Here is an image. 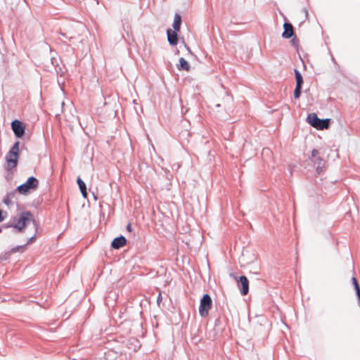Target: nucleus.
<instances>
[{
	"label": "nucleus",
	"instance_id": "f257e3e1",
	"mask_svg": "<svg viewBox=\"0 0 360 360\" xmlns=\"http://www.w3.org/2000/svg\"><path fill=\"white\" fill-rule=\"evenodd\" d=\"M13 221L14 222L13 228L17 229L18 232H22L30 221L33 222L35 229H37V224L30 211L20 213L18 218L17 217H13Z\"/></svg>",
	"mask_w": 360,
	"mask_h": 360
},
{
	"label": "nucleus",
	"instance_id": "f03ea898",
	"mask_svg": "<svg viewBox=\"0 0 360 360\" xmlns=\"http://www.w3.org/2000/svg\"><path fill=\"white\" fill-rule=\"evenodd\" d=\"M174 30L168 29L167 30V40L170 45H176L178 44V35L176 31L180 30V14L176 13L174 15V20L172 25Z\"/></svg>",
	"mask_w": 360,
	"mask_h": 360
},
{
	"label": "nucleus",
	"instance_id": "7ed1b4c3",
	"mask_svg": "<svg viewBox=\"0 0 360 360\" xmlns=\"http://www.w3.org/2000/svg\"><path fill=\"white\" fill-rule=\"evenodd\" d=\"M39 186V181L34 176H30L26 182L18 186L16 190L22 195H27L30 192L36 190Z\"/></svg>",
	"mask_w": 360,
	"mask_h": 360
},
{
	"label": "nucleus",
	"instance_id": "20e7f679",
	"mask_svg": "<svg viewBox=\"0 0 360 360\" xmlns=\"http://www.w3.org/2000/svg\"><path fill=\"white\" fill-rule=\"evenodd\" d=\"M212 301L208 294H205L200 300L199 307V314L202 317H206L209 314V311L212 308Z\"/></svg>",
	"mask_w": 360,
	"mask_h": 360
},
{
	"label": "nucleus",
	"instance_id": "39448f33",
	"mask_svg": "<svg viewBox=\"0 0 360 360\" xmlns=\"http://www.w3.org/2000/svg\"><path fill=\"white\" fill-rule=\"evenodd\" d=\"M11 128L17 138H21L25 134V126L18 120H15L11 122Z\"/></svg>",
	"mask_w": 360,
	"mask_h": 360
},
{
	"label": "nucleus",
	"instance_id": "423d86ee",
	"mask_svg": "<svg viewBox=\"0 0 360 360\" xmlns=\"http://www.w3.org/2000/svg\"><path fill=\"white\" fill-rule=\"evenodd\" d=\"M19 155H11V152H8L6 155V166L5 168L6 170L10 171L13 168H15L18 165Z\"/></svg>",
	"mask_w": 360,
	"mask_h": 360
},
{
	"label": "nucleus",
	"instance_id": "0eeeda50",
	"mask_svg": "<svg viewBox=\"0 0 360 360\" xmlns=\"http://www.w3.org/2000/svg\"><path fill=\"white\" fill-rule=\"evenodd\" d=\"M294 72L296 79V86L294 91V97L295 99H298L301 95V89L304 81L301 73L297 70L295 69Z\"/></svg>",
	"mask_w": 360,
	"mask_h": 360
},
{
	"label": "nucleus",
	"instance_id": "6e6552de",
	"mask_svg": "<svg viewBox=\"0 0 360 360\" xmlns=\"http://www.w3.org/2000/svg\"><path fill=\"white\" fill-rule=\"evenodd\" d=\"M234 278L238 282V285L240 288V292L242 295H245L249 292V281L245 276H241L238 278L234 276Z\"/></svg>",
	"mask_w": 360,
	"mask_h": 360
},
{
	"label": "nucleus",
	"instance_id": "1a4fd4ad",
	"mask_svg": "<svg viewBox=\"0 0 360 360\" xmlns=\"http://www.w3.org/2000/svg\"><path fill=\"white\" fill-rule=\"evenodd\" d=\"M127 243L126 238L123 236H120L113 239L111 246L114 249H120L123 247Z\"/></svg>",
	"mask_w": 360,
	"mask_h": 360
},
{
	"label": "nucleus",
	"instance_id": "9d476101",
	"mask_svg": "<svg viewBox=\"0 0 360 360\" xmlns=\"http://www.w3.org/2000/svg\"><path fill=\"white\" fill-rule=\"evenodd\" d=\"M284 32L282 34V37L285 39L290 38L294 34L293 27L290 23L285 22L283 25Z\"/></svg>",
	"mask_w": 360,
	"mask_h": 360
},
{
	"label": "nucleus",
	"instance_id": "9b49d317",
	"mask_svg": "<svg viewBox=\"0 0 360 360\" xmlns=\"http://www.w3.org/2000/svg\"><path fill=\"white\" fill-rule=\"evenodd\" d=\"M311 158L314 164L322 165L323 166L326 164L323 159L319 156V152L316 149H314L311 151Z\"/></svg>",
	"mask_w": 360,
	"mask_h": 360
},
{
	"label": "nucleus",
	"instance_id": "f8f14e48",
	"mask_svg": "<svg viewBox=\"0 0 360 360\" xmlns=\"http://www.w3.org/2000/svg\"><path fill=\"white\" fill-rule=\"evenodd\" d=\"M307 122L314 128H317L318 122L320 119L318 117L316 113H310L307 116Z\"/></svg>",
	"mask_w": 360,
	"mask_h": 360
},
{
	"label": "nucleus",
	"instance_id": "ddd939ff",
	"mask_svg": "<svg viewBox=\"0 0 360 360\" xmlns=\"http://www.w3.org/2000/svg\"><path fill=\"white\" fill-rule=\"evenodd\" d=\"M77 183L84 198H87L88 194L86 191V186L84 181L80 177H78L77 179Z\"/></svg>",
	"mask_w": 360,
	"mask_h": 360
},
{
	"label": "nucleus",
	"instance_id": "4468645a",
	"mask_svg": "<svg viewBox=\"0 0 360 360\" xmlns=\"http://www.w3.org/2000/svg\"><path fill=\"white\" fill-rule=\"evenodd\" d=\"M330 119L321 120L318 122L317 128L318 130L328 129L330 126Z\"/></svg>",
	"mask_w": 360,
	"mask_h": 360
},
{
	"label": "nucleus",
	"instance_id": "2eb2a0df",
	"mask_svg": "<svg viewBox=\"0 0 360 360\" xmlns=\"http://www.w3.org/2000/svg\"><path fill=\"white\" fill-rule=\"evenodd\" d=\"M19 145H20L19 141H16L13 145V146L11 147V148L10 149V150L8 152H11V155H14V154L19 155Z\"/></svg>",
	"mask_w": 360,
	"mask_h": 360
},
{
	"label": "nucleus",
	"instance_id": "dca6fc26",
	"mask_svg": "<svg viewBox=\"0 0 360 360\" xmlns=\"http://www.w3.org/2000/svg\"><path fill=\"white\" fill-rule=\"evenodd\" d=\"M181 70H184L186 71H190L191 68L190 64L182 58H181Z\"/></svg>",
	"mask_w": 360,
	"mask_h": 360
},
{
	"label": "nucleus",
	"instance_id": "f3484780",
	"mask_svg": "<svg viewBox=\"0 0 360 360\" xmlns=\"http://www.w3.org/2000/svg\"><path fill=\"white\" fill-rule=\"evenodd\" d=\"M27 246V244H25L23 245H18L13 248L11 249V252H17L19 251H24L25 249V247Z\"/></svg>",
	"mask_w": 360,
	"mask_h": 360
},
{
	"label": "nucleus",
	"instance_id": "a211bd4d",
	"mask_svg": "<svg viewBox=\"0 0 360 360\" xmlns=\"http://www.w3.org/2000/svg\"><path fill=\"white\" fill-rule=\"evenodd\" d=\"M325 165L323 166L322 165H317L316 167V172L320 174L321 172L324 171Z\"/></svg>",
	"mask_w": 360,
	"mask_h": 360
},
{
	"label": "nucleus",
	"instance_id": "6ab92c4d",
	"mask_svg": "<svg viewBox=\"0 0 360 360\" xmlns=\"http://www.w3.org/2000/svg\"><path fill=\"white\" fill-rule=\"evenodd\" d=\"M4 203H5L6 205H9L10 204H11V201L10 200V194H8L4 198V200H3Z\"/></svg>",
	"mask_w": 360,
	"mask_h": 360
},
{
	"label": "nucleus",
	"instance_id": "aec40b11",
	"mask_svg": "<svg viewBox=\"0 0 360 360\" xmlns=\"http://www.w3.org/2000/svg\"><path fill=\"white\" fill-rule=\"evenodd\" d=\"M35 238H36V233H34V236H32L31 238H30L28 239L27 242L25 244H27V245L33 243L35 240Z\"/></svg>",
	"mask_w": 360,
	"mask_h": 360
},
{
	"label": "nucleus",
	"instance_id": "412c9836",
	"mask_svg": "<svg viewBox=\"0 0 360 360\" xmlns=\"http://www.w3.org/2000/svg\"><path fill=\"white\" fill-rule=\"evenodd\" d=\"M162 295H161L160 292H159L158 296L157 297V303H158V304H160V303L162 302Z\"/></svg>",
	"mask_w": 360,
	"mask_h": 360
},
{
	"label": "nucleus",
	"instance_id": "4be33fe9",
	"mask_svg": "<svg viewBox=\"0 0 360 360\" xmlns=\"http://www.w3.org/2000/svg\"><path fill=\"white\" fill-rule=\"evenodd\" d=\"M352 283H353V285H354V287H355V285H356V284H359V283H358V282H357L356 278L354 276V277H352Z\"/></svg>",
	"mask_w": 360,
	"mask_h": 360
},
{
	"label": "nucleus",
	"instance_id": "5701e85b",
	"mask_svg": "<svg viewBox=\"0 0 360 360\" xmlns=\"http://www.w3.org/2000/svg\"><path fill=\"white\" fill-rule=\"evenodd\" d=\"M182 240V242H185V243H186V245H189V243H190V241H191V240H190L189 238H185V239H183V240Z\"/></svg>",
	"mask_w": 360,
	"mask_h": 360
},
{
	"label": "nucleus",
	"instance_id": "b1692460",
	"mask_svg": "<svg viewBox=\"0 0 360 360\" xmlns=\"http://www.w3.org/2000/svg\"><path fill=\"white\" fill-rule=\"evenodd\" d=\"M4 218H5V217L3 216L2 211L0 210V222H1L4 219Z\"/></svg>",
	"mask_w": 360,
	"mask_h": 360
},
{
	"label": "nucleus",
	"instance_id": "393cba45",
	"mask_svg": "<svg viewBox=\"0 0 360 360\" xmlns=\"http://www.w3.org/2000/svg\"><path fill=\"white\" fill-rule=\"evenodd\" d=\"M127 229L129 232H131L132 231L131 224H128V225L127 226Z\"/></svg>",
	"mask_w": 360,
	"mask_h": 360
},
{
	"label": "nucleus",
	"instance_id": "a878e982",
	"mask_svg": "<svg viewBox=\"0 0 360 360\" xmlns=\"http://www.w3.org/2000/svg\"><path fill=\"white\" fill-rule=\"evenodd\" d=\"M13 225H14V222L13 223H9V224L5 225V227H6V228L13 227Z\"/></svg>",
	"mask_w": 360,
	"mask_h": 360
},
{
	"label": "nucleus",
	"instance_id": "bb28decb",
	"mask_svg": "<svg viewBox=\"0 0 360 360\" xmlns=\"http://www.w3.org/2000/svg\"><path fill=\"white\" fill-rule=\"evenodd\" d=\"M176 68H178V70H180V59L179 60V63H177L176 64Z\"/></svg>",
	"mask_w": 360,
	"mask_h": 360
},
{
	"label": "nucleus",
	"instance_id": "cd10ccee",
	"mask_svg": "<svg viewBox=\"0 0 360 360\" xmlns=\"http://www.w3.org/2000/svg\"><path fill=\"white\" fill-rule=\"evenodd\" d=\"M190 231V229L189 228H186V229L185 230V233H188Z\"/></svg>",
	"mask_w": 360,
	"mask_h": 360
},
{
	"label": "nucleus",
	"instance_id": "c85d7f7f",
	"mask_svg": "<svg viewBox=\"0 0 360 360\" xmlns=\"http://www.w3.org/2000/svg\"><path fill=\"white\" fill-rule=\"evenodd\" d=\"M60 34H61L62 36H64V37L65 36V33H63V32H60Z\"/></svg>",
	"mask_w": 360,
	"mask_h": 360
},
{
	"label": "nucleus",
	"instance_id": "c756f323",
	"mask_svg": "<svg viewBox=\"0 0 360 360\" xmlns=\"http://www.w3.org/2000/svg\"><path fill=\"white\" fill-rule=\"evenodd\" d=\"M191 236V234H188V236H186V238H187L188 237H190Z\"/></svg>",
	"mask_w": 360,
	"mask_h": 360
},
{
	"label": "nucleus",
	"instance_id": "7c9ffc66",
	"mask_svg": "<svg viewBox=\"0 0 360 360\" xmlns=\"http://www.w3.org/2000/svg\"><path fill=\"white\" fill-rule=\"evenodd\" d=\"M191 236V234H188V236H186V238H187L188 237H190Z\"/></svg>",
	"mask_w": 360,
	"mask_h": 360
},
{
	"label": "nucleus",
	"instance_id": "2f4dec72",
	"mask_svg": "<svg viewBox=\"0 0 360 360\" xmlns=\"http://www.w3.org/2000/svg\"><path fill=\"white\" fill-rule=\"evenodd\" d=\"M1 232V229H0V233Z\"/></svg>",
	"mask_w": 360,
	"mask_h": 360
}]
</instances>
